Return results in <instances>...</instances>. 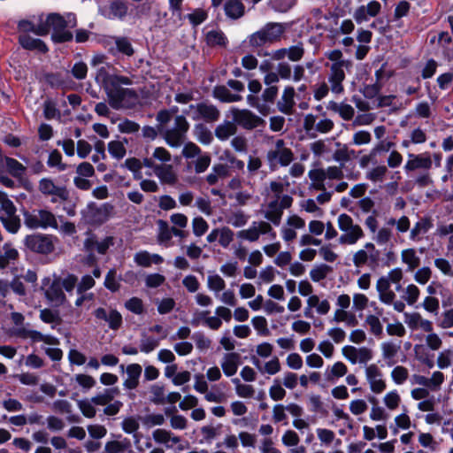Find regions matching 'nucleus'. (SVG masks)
I'll return each mask as SVG.
<instances>
[{
	"mask_svg": "<svg viewBox=\"0 0 453 453\" xmlns=\"http://www.w3.org/2000/svg\"><path fill=\"white\" fill-rule=\"evenodd\" d=\"M143 165L148 169L147 175L154 174L161 183L174 184L177 180L173 166L172 165V155L164 147H156L150 152L146 149V155L143 157Z\"/></svg>",
	"mask_w": 453,
	"mask_h": 453,
	"instance_id": "1",
	"label": "nucleus"
},
{
	"mask_svg": "<svg viewBox=\"0 0 453 453\" xmlns=\"http://www.w3.org/2000/svg\"><path fill=\"white\" fill-rule=\"evenodd\" d=\"M77 25L76 16L73 13H66L62 16L58 13H50L44 21L47 34L52 30L51 38L58 43L66 42L73 40V35L67 28L75 27Z\"/></svg>",
	"mask_w": 453,
	"mask_h": 453,
	"instance_id": "2",
	"label": "nucleus"
},
{
	"mask_svg": "<svg viewBox=\"0 0 453 453\" xmlns=\"http://www.w3.org/2000/svg\"><path fill=\"white\" fill-rule=\"evenodd\" d=\"M265 158L269 169L275 171L279 167L288 166L294 161L295 155L283 139H277L266 151Z\"/></svg>",
	"mask_w": 453,
	"mask_h": 453,
	"instance_id": "3",
	"label": "nucleus"
},
{
	"mask_svg": "<svg viewBox=\"0 0 453 453\" xmlns=\"http://www.w3.org/2000/svg\"><path fill=\"white\" fill-rule=\"evenodd\" d=\"M308 175L315 189L326 191L327 188H333L332 180H342L344 173L342 166L332 165L311 170Z\"/></svg>",
	"mask_w": 453,
	"mask_h": 453,
	"instance_id": "4",
	"label": "nucleus"
},
{
	"mask_svg": "<svg viewBox=\"0 0 453 453\" xmlns=\"http://www.w3.org/2000/svg\"><path fill=\"white\" fill-rule=\"evenodd\" d=\"M24 225L29 229H47L58 227L56 216L46 209H33L23 211Z\"/></svg>",
	"mask_w": 453,
	"mask_h": 453,
	"instance_id": "5",
	"label": "nucleus"
},
{
	"mask_svg": "<svg viewBox=\"0 0 453 453\" xmlns=\"http://www.w3.org/2000/svg\"><path fill=\"white\" fill-rule=\"evenodd\" d=\"M109 104L114 110L131 109L138 102V95L132 88H121V85H115L105 91Z\"/></svg>",
	"mask_w": 453,
	"mask_h": 453,
	"instance_id": "6",
	"label": "nucleus"
},
{
	"mask_svg": "<svg viewBox=\"0 0 453 453\" xmlns=\"http://www.w3.org/2000/svg\"><path fill=\"white\" fill-rule=\"evenodd\" d=\"M286 27V25L282 23L269 22L260 30L253 33L249 38V42L252 47H261L278 42L284 34Z\"/></svg>",
	"mask_w": 453,
	"mask_h": 453,
	"instance_id": "7",
	"label": "nucleus"
},
{
	"mask_svg": "<svg viewBox=\"0 0 453 453\" xmlns=\"http://www.w3.org/2000/svg\"><path fill=\"white\" fill-rule=\"evenodd\" d=\"M182 113L193 120H203L206 123H214L220 119V111L208 101L196 104H189L182 110Z\"/></svg>",
	"mask_w": 453,
	"mask_h": 453,
	"instance_id": "8",
	"label": "nucleus"
},
{
	"mask_svg": "<svg viewBox=\"0 0 453 453\" xmlns=\"http://www.w3.org/2000/svg\"><path fill=\"white\" fill-rule=\"evenodd\" d=\"M188 129L189 123L183 114L175 117L173 127L160 129V132L170 147L179 148L184 143Z\"/></svg>",
	"mask_w": 453,
	"mask_h": 453,
	"instance_id": "9",
	"label": "nucleus"
},
{
	"mask_svg": "<svg viewBox=\"0 0 453 453\" xmlns=\"http://www.w3.org/2000/svg\"><path fill=\"white\" fill-rule=\"evenodd\" d=\"M337 222L339 229L343 232L338 239L340 244L353 245L363 237L362 228L360 226L354 224L349 215L346 213L340 214Z\"/></svg>",
	"mask_w": 453,
	"mask_h": 453,
	"instance_id": "10",
	"label": "nucleus"
},
{
	"mask_svg": "<svg viewBox=\"0 0 453 453\" xmlns=\"http://www.w3.org/2000/svg\"><path fill=\"white\" fill-rule=\"evenodd\" d=\"M58 238L51 234H33L24 239L25 246L32 252L47 255L53 252Z\"/></svg>",
	"mask_w": 453,
	"mask_h": 453,
	"instance_id": "11",
	"label": "nucleus"
},
{
	"mask_svg": "<svg viewBox=\"0 0 453 453\" xmlns=\"http://www.w3.org/2000/svg\"><path fill=\"white\" fill-rule=\"evenodd\" d=\"M114 207L109 203L96 204L90 203L88 204L84 211V219L86 222L92 226H100L105 223L113 214Z\"/></svg>",
	"mask_w": 453,
	"mask_h": 453,
	"instance_id": "12",
	"label": "nucleus"
},
{
	"mask_svg": "<svg viewBox=\"0 0 453 453\" xmlns=\"http://www.w3.org/2000/svg\"><path fill=\"white\" fill-rule=\"evenodd\" d=\"M327 81L330 90L334 95H341L344 92L343 81L346 78L345 71L352 67L351 62H342L328 65Z\"/></svg>",
	"mask_w": 453,
	"mask_h": 453,
	"instance_id": "13",
	"label": "nucleus"
},
{
	"mask_svg": "<svg viewBox=\"0 0 453 453\" xmlns=\"http://www.w3.org/2000/svg\"><path fill=\"white\" fill-rule=\"evenodd\" d=\"M231 113L235 125L240 126L243 129L253 130L265 125V121L261 117L250 110L232 108Z\"/></svg>",
	"mask_w": 453,
	"mask_h": 453,
	"instance_id": "14",
	"label": "nucleus"
},
{
	"mask_svg": "<svg viewBox=\"0 0 453 453\" xmlns=\"http://www.w3.org/2000/svg\"><path fill=\"white\" fill-rule=\"evenodd\" d=\"M261 234H268L271 239L276 238V233L270 223L266 221H254L248 229L237 233L239 239L256 242Z\"/></svg>",
	"mask_w": 453,
	"mask_h": 453,
	"instance_id": "15",
	"label": "nucleus"
},
{
	"mask_svg": "<svg viewBox=\"0 0 453 453\" xmlns=\"http://www.w3.org/2000/svg\"><path fill=\"white\" fill-rule=\"evenodd\" d=\"M111 65L106 64L97 68L96 74V81L101 84L104 90H108L110 88L115 85H131L132 80L127 76L111 74L109 68Z\"/></svg>",
	"mask_w": 453,
	"mask_h": 453,
	"instance_id": "16",
	"label": "nucleus"
},
{
	"mask_svg": "<svg viewBox=\"0 0 453 453\" xmlns=\"http://www.w3.org/2000/svg\"><path fill=\"white\" fill-rule=\"evenodd\" d=\"M38 189L44 196H51V202L56 203L58 199L65 201L69 194L65 187L58 186L50 178H42L38 182Z\"/></svg>",
	"mask_w": 453,
	"mask_h": 453,
	"instance_id": "17",
	"label": "nucleus"
},
{
	"mask_svg": "<svg viewBox=\"0 0 453 453\" xmlns=\"http://www.w3.org/2000/svg\"><path fill=\"white\" fill-rule=\"evenodd\" d=\"M432 165L433 161L430 153H410L403 168L406 173L417 170L429 171L432 168Z\"/></svg>",
	"mask_w": 453,
	"mask_h": 453,
	"instance_id": "18",
	"label": "nucleus"
},
{
	"mask_svg": "<svg viewBox=\"0 0 453 453\" xmlns=\"http://www.w3.org/2000/svg\"><path fill=\"white\" fill-rule=\"evenodd\" d=\"M117 242V239L113 236H107L102 241H98L94 234H89L84 241V248L86 251L89 253L98 252L99 254H104L110 249L114 246Z\"/></svg>",
	"mask_w": 453,
	"mask_h": 453,
	"instance_id": "19",
	"label": "nucleus"
},
{
	"mask_svg": "<svg viewBox=\"0 0 453 453\" xmlns=\"http://www.w3.org/2000/svg\"><path fill=\"white\" fill-rule=\"evenodd\" d=\"M365 375L373 393L380 394L385 390L386 382L382 380V372L376 365H368L365 368Z\"/></svg>",
	"mask_w": 453,
	"mask_h": 453,
	"instance_id": "20",
	"label": "nucleus"
},
{
	"mask_svg": "<svg viewBox=\"0 0 453 453\" xmlns=\"http://www.w3.org/2000/svg\"><path fill=\"white\" fill-rule=\"evenodd\" d=\"M94 316L99 320L105 321L112 330L119 329L123 323L122 316L117 310L107 311L104 308L99 307L94 311Z\"/></svg>",
	"mask_w": 453,
	"mask_h": 453,
	"instance_id": "21",
	"label": "nucleus"
},
{
	"mask_svg": "<svg viewBox=\"0 0 453 453\" xmlns=\"http://www.w3.org/2000/svg\"><path fill=\"white\" fill-rule=\"evenodd\" d=\"M299 243L301 247H306L300 252L299 255H316L317 250L311 247L319 248L321 255H334L333 252L321 246V240L315 238L311 234H307L302 235Z\"/></svg>",
	"mask_w": 453,
	"mask_h": 453,
	"instance_id": "22",
	"label": "nucleus"
},
{
	"mask_svg": "<svg viewBox=\"0 0 453 453\" xmlns=\"http://www.w3.org/2000/svg\"><path fill=\"white\" fill-rule=\"evenodd\" d=\"M157 226H158V234H157V240L158 242L165 246V247H170L173 245V236H181L182 231L180 229H177L175 227H170L167 222L159 219L157 221Z\"/></svg>",
	"mask_w": 453,
	"mask_h": 453,
	"instance_id": "23",
	"label": "nucleus"
},
{
	"mask_svg": "<svg viewBox=\"0 0 453 453\" xmlns=\"http://www.w3.org/2000/svg\"><path fill=\"white\" fill-rule=\"evenodd\" d=\"M295 96L296 91L292 86L285 87L282 95L277 103L278 110L286 115L292 114L296 104Z\"/></svg>",
	"mask_w": 453,
	"mask_h": 453,
	"instance_id": "24",
	"label": "nucleus"
},
{
	"mask_svg": "<svg viewBox=\"0 0 453 453\" xmlns=\"http://www.w3.org/2000/svg\"><path fill=\"white\" fill-rule=\"evenodd\" d=\"M380 300L386 304H392L395 298V292L390 288L389 279L386 276L380 277L376 284Z\"/></svg>",
	"mask_w": 453,
	"mask_h": 453,
	"instance_id": "25",
	"label": "nucleus"
},
{
	"mask_svg": "<svg viewBox=\"0 0 453 453\" xmlns=\"http://www.w3.org/2000/svg\"><path fill=\"white\" fill-rule=\"evenodd\" d=\"M127 378L124 380L123 386L126 389H135L139 386V380L142 368L139 364L128 365L126 368Z\"/></svg>",
	"mask_w": 453,
	"mask_h": 453,
	"instance_id": "26",
	"label": "nucleus"
},
{
	"mask_svg": "<svg viewBox=\"0 0 453 453\" xmlns=\"http://www.w3.org/2000/svg\"><path fill=\"white\" fill-rule=\"evenodd\" d=\"M46 298L56 306L62 305L65 301V296L59 280H54L45 291Z\"/></svg>",
	"mask_w": 453,
	"mask_h": 453,
	"instance_id": "27",
	"label": "nucleus"
},
{
	"mask_svg": "<svg viewBox=\"0 0 453 453\" xmlns=\"http://www.w3.org/2000/svg\"><path fill=\"white\" fill-rule=\"evenodd\" d=\"M19 42L24 49L28 50H35L40 53L48 51L47 45L41 39L31 37L29 35H19Z\"/></svg>",
	"mask_w": 453,
	"mask_h": 453,
	"instance_id": "28",
	"label": "nucleus"
},
{
	"mask_svg": "<svg viewBox=\"0 0 453 453\" xmlns=\"http://www.w3.org/2000/svg\"><path fill=\"white\" fill-rule=\"evenodd\" d=\"M240 355L236 352L227 353L224 356L221 367L226 376L230 377L236 373L240 365Z\"/></svg>",
	"mask_w": 453,
	"mask_h": 453,
	"instance_id": "29",
	"label": "nucleus"
},
{
	"mask_svg": "<svg viewBox=\"0 0 453 453\" xmlns=\"http://www.w3.org/2000/svg\"><path fill=\"white\" fill-rule=\"evenodd\" d=\"M282 215L283 211L278 205V199L270 201L264 210L265 218L275 226L280 224Z\"/></svg>",
	"mask_w": 453,
	"mask_h": 453,
	"instance_id": "30",
	"label": "nucleus"
},
{
	"mask_svg": "<svg viewBox=\"0 0 453 453\" xmlns=\"http://www.w3.org/2000/svg\"><path fill=\"white\" fill-rule=\"evenodd\" d=\"M236 132L237 127L234 121L224 120L215 127L214 134L219 141L225 142L234 135Z\"/></svg>",
	"mask_w": 453,
	"mask_h": 453,
	"instance_id": "31",
	"label": "nucleus"
},
{
	"mask_svg": "<svg viewBox=\"0 0 453 453\" xmlns=\"http://www.w3.org/2000/svg\"><path fill=\"white\" fill-rule=\"evenodd\" d=\"M433 221L430 218H421L416 222L410 233L412 241L420 240L431 228Z\"/></svg>",
	"mask_w": 453,
	"mask_h": 453,
	"instance_id": "32",
	"label": "nucleus"
},
{
	"mask_svg": "<svg viewBox=\"0 0 453 453\" xmlns=\"http://www.w3.org/2000/svg\"><path fill=\"white\" fill-rule=\"evenodd\" d=\"M18 29L19 32L27 35L28 33H34L37 35H47V29L44 26V22L41 21L37 24L27 20L22 19L18 23Z\"/></svg>",
	"mask_w": 453,
	"mask_h": 453,
	"instance_id": "33",
	"label": "nucleus"
},
{
	"mask_svg": "<svg viewBox=\"0 0 453 453\" xmlns=\"http://www.w3.org/2000/svg\"><path fill=\"white\" fill-rule=\"evenodd\" d=\"M213 97L222 103H234L242 100L239 94L232 93L226 86H216L212 91Z\"/></svg>",
	"mask_w": 453,
	"mask_h": 453,
	"instance_id": "34",
	"label": "nucleus"
},
{
	"mask_svg": "<svg viewBox=\"0 0 453 453\" xmlns=\"http://www.w3.org/2000/svg\"><path fill=\"white\" fill-rule=\"evenodd\" d=\"M226 15L232 19H237L243 16L245 6L241 0H227L224 4Z\"/></svg>",
	"mask_w": 453,
	"mask_h": 453,
	"instance_id": "35",
	"label": "nucleus"
},
{
	"mask_svg": "<svg viewBox=\"0 0 453 453\" xmlns=\"http://www.w3.org/2000/svg\"><path fill=\"white\" fill-rule=\"evenodd\" d=\"M327 109L337 112L344 120H350L355 114L354 108L344 102L336 103L334 101H330L328 103Z\"/></svg>",
	"mask_w": 453,
	"mask_h": 453,
	"instance_id": "36",
	"label": "nucleus"
},
{
	"mask_svg": "<svg viewBox=\"0 0 453 453\" xmlns=\"http://www.w3.org/2000/svg\"><path fill=\"white\" fill-rule=\"evenodd\" d=\"M4 163L7 172L12 177L21 179L26 174L27 168L17 159L6 157Z\"/></svg>",
	"mask_w": 453,
	"mask_h": 453,
	"instance_id": "37",
	"label": "nucleus"
},
{
	"mask_svg": "<svg viewBox=\"0 0 453 453\" xmlns=\"http://www.w3.org/2000/svg\"><path fill=\"white\" fill-rule=\"evenodd\" d=\"M336 146L338 149L333 152L332 158L340 164L339 166L343 167L345 163L350 160L351 157L355 154V151L353 150H349L346 145H342L340 142H336Z\"/></svg>",
	"mask_w": 453,
	"mask_h": 453,
	"instance_id": "38",
	"label": "nucleus"
},
{
	"mask_svg": "<svg viewBox=\"0 0 453 453\" xmlns=\"http://www.w3.org/2000/svg\"><path fill=\"white\" fill-rule=\"evenodd\" d=\"M193 132L196 139L203 145H210L213 141L211 131L204 124H196Z\"/></svg>",
	"mask_w": 453,
	"mask_h": 453,
	"instance_id": "39",
	"label": "nucleus"
},
{
	"mask_svg": "<svg viewBox=\"0 0 453 453\" xmlns=\"http://www.w3.org/2000/svg\"><path fill=\"white\" fill-rule=\"evenodd\" d=\"M0 220L4 225V228L12 233L16 234L21 226L20 219L16 214V211L11 212L4 216H0Z\"/></svg>",
	"mask_w": 453,
	"mask_h": 453,
	"instance_id": "40",
	"label": "nucleus"
},
{
	"mask_svg": "<svg viewBox=\"0 0 453 453\" xmlns=\"http://www.w3.org/2000/svg\"><path fill=\"white\" fill-rule=\"evenodd\" d=\"M250 216L242 210L231 211L226 217L227 224L234 227H242L245 226L249 221Z\"/></svg>",
	"mask_w": 453,
	"mask_h": 453,
	"instance_id": "41",
	"label": "nucleus"
},
{
	"mask_svg": "<svg viewBox=\"0 0 453 453\" xmlns=\"http://www.w3.org/2000/svg\"><path fill=\"white\" fill-rule=\"evenodd\" d=\"M131 441L127 438L121 441H111L105 444V451L107 453H124L131 449Z\"/></svg>",
	"mask_w": 453,
	"mask_h": 453,
	"instance_id": "42",
	"label": "nucleus"
},
{
	"mask_svg": "<svg viewBox=\"0 0 453 453\" xmlns=\"http://www.w3.org/2000/svg\"><path fill=\"white\" fill-rule=\"evenodd\" d=\"M206 43L209 46H226L227 38L219 29L208 31L205 35Z\"/></svg>",
	"mask_w": 453,
	"mask_h": 453,
	"instance_id": "43",
	"label": "nucleus"
},
{
	"mask_svg": "<svg viewBox=\"0 0 453 453\" xmlns=\"http://www.w3.org/2000/svg\"><path fill=\"white\" fill-rule=\"evenodd\" d=\"M227 167L223 164L213 165L211 172L206 176V181L209 185H215L219 179H223L227 175Z\"/></svg>",
	"mask_w": 453,
	"mask_h": 453,
	"instance_id": "44",
	"label": "nucleus"
},
{
	"mask_svg": "<svg viewBox=\"0 0 453 453\" xmlns=\"http://www.w3.org/2000/svg\"><path fill=\"white\" fill-rule=\"evenodd\" d=\"M141 336L140 351L148 354L152 352L159 346L160 339L149 336L145 332L142 333Z\"/></svg>",
	"mask_w": 453,
	"mask_h": 453,
	"instance_id": "45",
	"label": "nucleus"
},
{
	"mask_svg": "<svg viewBox=\"0 0 453 453\" xmlns=\"http://www.w3.org/2000/svg\"><path fill=\"white\" fill-rule=\"evenodd\" d=\"M119 392L118 388H106L103 393H99L91 398V403L95 405L104 406L111 403L115 395Z\"/></svg>",
	"mask_w": 453,
	"mask_h": 453,
	"instance_id": "46",
	"label": "nucleus"
},
{
	"mask_svg": "<svg viewBox=\"0 0 453 453\" xmlns=\"http://www.w3.org/2000/svg\"><path fill=\"white\" fill-rule=\"evenodd\" d=\"M400 348V344H395L392 342H386L381 344L382 356L384 359L389 360L388 362V365H392L395 364V361L391 360H393L395 357Z\"/></svg>",
	"mask_w": 453,
	"mask_h": 453,
	"instance_id": "47",
	"label": "nucleus"
},
{
	"mask_svg": "<svg viewBox=\"0 0 453 453\" xmlns=\"http://www.w3.org/2000/svg\"><path fill=\"white\" fill-rule=\"evenodd\" d=\"M50 168H56L58 172L65 171L68 165L62 161V155L58 150L50 151L47 160Z\"/></svg>",
	"mask_w": 453,
	"mask_h": 453,
	"instance_id": "48",
	"label": "nucleus"
},
{
	"mask_svg": "<svg viewBox=\"0 0 453 453\" xmlns=\"http://www.w3.org/2000/svg\"><path fill=\"white\" fill-rule=\"evenodd\" d=\"M307 304L310 307H315L317 312L320 315H326L330 311V303L327 300L319 301V298L316 295L310 296L307 299Z\"/></svg>",
	"mask_w": 453,
	"mask_h": 453,
	"instance_id": "49",
	"label": "nucleus"
},
{
	"mask_svg": "<svg viewBox=\"0 0 453 453\" xmlns=\"http://www.w3.org/2000/svg\"><path fill=\"white\" fill-rule=\"evenodd\" d=\"M332 267L326 265L320 264L316 265L310 273L311 278L313 281L319 282L324 280L329 273L332 272Z\"/></svg>",
	"mask_w": 453,
	"mask_h": 453,
	"instance_id": "50",
	"label": "nucleus"
},
{
	"mask_svg": "<svg viewBox=\"0 0 453 453\" xmlns=\"http://www.w3.org/2000/svg\"><path fill=\"white\" fill-rule=\"evenodd\" d=\"M330 146V142L319 140L311 144V150L316 157H324L331 151Z\"/></svg>",
	"mask_w": 453,
	"mask_h": 453,
	"instance_id": "51",
	"label": "nucleus"
},
{
	"mask_svg": "<svg viewBox=\"0 0 453 453\" xmlns=\"http://www.w3.org/2000/svg\"><path fill=\"white\" fill-rule=\"evenodd\" d=\"M115 45L116 50L125 56L131 57L134 52L130 41L126 37H117Z\"/></svg>",
	"mask_w": 453,
	"mask_h": 453,
	"instance_id": "52",
	"label": "nucleus"
},
{
	"mask_svg": "<svg viewBox=\"0 0 453 453\" xmlns=\"http://www.w3.org/2000/svg\"><path fill=\"white\" fill-rule=\"evenodd\" d=\"M262 165V160L259 157L250 155L247 163L248 178L251 180L254 176H256Z\"/></svg>",
	"mask_w": 453,
	"mask_h": 453,
	"instance_id": "53",
	"label": "nucleus"
},
{
	"mask_svg": "<svg viewBox=\"0 0 453 453\" xmlns=\"http://www.w3.org/2000/svg\"><path fill=\"white\" fill-rule=\"evenodd\" d=\"M124 305L127 311L136 315H142L145 311L143 302L139 297H131L125 302Z\"/></svg>",
	"mask_w": 453,
	"mask_h": 453,
	"instance_id": "54",
	"label": "nucleus"
},
{
	"mask_svg": "<svg viewBox=\"0 0 453 453\" xmlns=\"http://www.w3.org/2000/svg\"><path fill=\"white\" fill-rule=\"evenodd\" d=\"M125 166L134 173L135 179H142V168L143 165V159L140 160L135 157L126 159Z\"/></svg>",
	"mask_w": 453,
	"mask_h": 453,
	"instance_id": "55",
	"label": "nucleus"
},
{
	"mask_svg": "<svg viewBox=\"0 0 453 453\" xmlns=\"http://www.w3.org/2000/svg\"><path fill=\"white\" fill-rule=\"evenodd\" d=\"M108 151L116 159H121L126 155V147L120 141H111L108 143Z\"/></svg>",
	"mask_w": 453,
	"mask_h": 453,
	"instance_id": "56",
	"label": "nucleus"
},
{
	"mask_svg": "<svg viewBox=\"0 0 453 453\" xmlns=\"http://www.w3.org/2000/svg\"><path fill=\"white\" fill-rule=\"evenodd\" d=\"M387 173L388 168L385 165H378L367 172L366 178L374 183L382 182Z\"/></svg>",
	"mask_w": 453,
	"mask_h": 453,
	"instance_id": "57",
	"label": "nucleus"
},
{
	"mask_svg": "<svg viewBox=\"0 0 453 453\" xmlns=\"http://www.w3.org/2000/svg\"><path fill=\"white\" fill-rule=\"evenodd\" d=\"M150 402L155 404H164L165 403V387L154 384L150 387Z\"/></svg>",
	"mask_w": 453,
	"mask_h": 453,
	"instance_id": "58",
	"label": "nucleus"
},
{
	"mask_svg": "<svg viewBox=\"0 0 453 453\" xmlns=\"http://www.w3.org/2000/svg\"><path fill=\"white\" fill-rule=\"evenodd\" d=\"M208 18V13L205 10L197 8L195 9L191 13L187 15V19L189 20L193 27H197L204 22Z\"/></svg>",
	"mask_w": 453,
	"mask_h": 453,
	"instance_id": "59",
	"label": "nucleus"
},
{
	"mask_svg": "<svg viewBox=\"0 0 453 453\" xmlns=\"http://www.w3.org/2000/svg\"><path fill=\"white\" fill-rule=\"evenodd\" d=\"M287 58L292 62L300 61L304 55V48L302 42L287 48Z\"/></svg>",
	"mask_w": 453,
	"mask_h": 453,
	"instance_id": "60",
	"label": "nucleus"
},
{
	"mask_svg": "<svg viewBox=\"0 0 453 453\" xmlns=\"http://www.w3.org/2000/svg\"><path fill=\"white\" fill-rule=\"evenodd\" d=\"M209 229L207 221L202 217H196L192 220V230L196 236L203 235Z\"/></svg>",
	"mask_w": 453,
	"mask_h": 453,
	"instance_id": "61",
	"label": "nucleus"
},
{
	"mask_svg": "<svg viewBox=\"0 0 453 453\" xmlns=\"http://www.w3.org/2000/svg\"><path fill=\"white\" fill-rule=\"evenodd\" d=\"M391 377L395 384L401 385L407 380L409 377V372L406 367L397 365L392 370Z\"/></svg>",
	"mask_w": 453,
	"mask_h": 453,
	"instance_id": "62",
	"label": "nucleus"
},
{
	"mask_svg": "<svg viewBox=\"0 0 453 453\" xmlns=\"http://www.w3.org/2000/svg\"><path fill=\"white\" fill-rule=\"evenodd\" d=\"M16 211V207L12 201L8 198L6 194L0 191V216L10 214Z\"/></svg>",
	"mask_w": 453,
	"mask_h": 453,
	"instance_id": "63",
	"label": "nucleus"
},
{
	"mask_svg": "<svg viewBox=\"0 0 453 453\" xmlns=\"http://www.w3.org/2000/svg\"><path fill=\"white\" fill-rule=\"evenodd\" d=\"M251 323L260 335L267 336L270 334V331L267 327V320L265 317H254L251 320Z\"/></svg>",
	"mask_w": 453,
	"mask_h": 453,
	"instance_id": "64",
	"label": "nucleus"
}]
</instances>
